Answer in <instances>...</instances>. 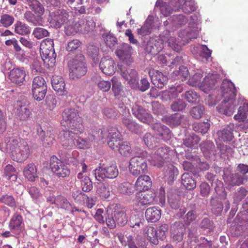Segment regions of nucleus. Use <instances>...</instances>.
Listing matches in <instances>:
<instances>
[{
	"label": "nucleus",
	"instance_id": "6",
	"mask_svg": "<svg viewBox=\"0 0 248 248\" xmlns=\"http://www.w3.org/2000/svg\"><path fill=\"white\" fill-rule=\"evenodd\" d=\"M169 148L166 146H162L158 148L155 151L154 156H148L146 152L140 153L141 160H146L147 159L152 165L161 167L163 166L165 159L168 156Z\"/></svg>",
	"mask_w": 248,
	"mask_h": 248
},
{
	"label": "nucleus",
	"instance_id": "33",
	"mask_svg": "<svg viewBox=\"0 0 248 248\" xmlns=\"http://www.w3.org/2000/svg\"><path fill=\"white\" fill-rule=\"evenodd\" d=\"M183 91V87L180 85L172 86L163 93V96L166 99H173L178 97L179 93Z\"/></svg>",
	"mask_w": 248,
	"mask_h": 248
},
{
	"label": "nucleus",
	"instance_id": "44",
	"mask_svg": "<svg viewBox=\"0 0 248 248\" xmlns=\"http://www.w3.org/2000/svg\"><path fill=\"white\" fill-rule=\"evenodd\" d=\"M102 36L106 46L110 49H114L118 42L117 38L110 32L104 33Z\"/></svg>",
	"mask_w": 248,
	"mask_h": 248
},
{
	"label": "nucleus",
	"instance_id": "7",
	"mask_svg": "<svg viewBox=\"0 0 248 248\" xmlns=\"http://www.w3.org/2000/svg\"><path fill=\"white\" fill-rule=\"evenodd\" d=\"M69 16V13L66 10L57 9L49 13L48 21L52 27L60 28L68 22Z\"/></svg>",
	"mask_w": 248,
	"mask_h": 248
},
{
	"label": "nucleus",
	"instance_id": "63",
	"mask_svg": "<svg viewBox=\"0 0 248 248\" xmlns=\"http://www.w3.org/2000/svg\"><path fill=\"white\" fill-rule=\"evenodd\" d=\"M139 233H137V236H132L129 235L127 237V243L128 248H139L140 246V240L138 239Z\"/></svg>",
	"mask_w": 248,
	"mask_h": 248
},
{
	"label": "nucleus",
	"instance_id": "40",
	"mask_svg": "<svg viewBox=\"0 0 248 248\" xmlns=\"http://www.w3.org/2000/svg\"><path fill=\"white\" fill-rule=\"evenodd\" d=\"M210 204L213 213L216 216L220 215L224 207L222 202L217 198H212Z\"/></svg>",
	"mask_w": 248,
	"mask_h": 248
},
{
	"label": "nucleus",
	"instance_id": "41",
	"mask_svg": "<svg viewBox=\"0 0 248 248\" xmlns=\"http://www.w3.org/2000/svg\"><path fill=\"white\" fill-rule=\"evenodd\" d=\"M140 156L132 157L130 160L129 170L131 173L135 176L140 174Z\"/></svg>",
	"mask_w": 248,
	"mask_h": 248
},
{
	"label": "nucleus",
	"instance_id": "16",
	"mask_svg": "<svg viewBox=\"0 0 248 248\" xmlns=\"http://www.w3.org/2000/svg\"><path fill=\"white\" fill-rule=\"evenodd\" d=\"M170 232L172 241L174 242H181L186 232L184 224L181 221H176L170 227Z\"/></svg>",
	"mask_w": 248,
	"mask_h": 248
},
{
	"label": "nucleus",
	"instance_id": "46",
	"mask_svg": "<svg viewBox=\"0 0 248 248\" xmlns=\"http://www.w3.org/2000/svg\"><path fill=\"white\" fill-rule=\"evenodd\" d=\"M84 130L83 125H70V127L66 131H64L63 138L68 136L69 137L70 133L78 134L81 133Z\"/></svg>",
	"mask_w": 248,
	"mask_h": 248
},
{
	"label": "nucleus",
	"instance_id": "10",
	"mask_svg": "<svg viewBox=\"0 0 248 248\" xmlns=\"http://www.w3.org/2000/svg\"><path fill=\"white\" fill-rule=\"evenodd\" d=\"M49 164L51 171L59 178H64L70 174V169L67 165L56 156L51 157Z\"/></svg>",
	"mask_w": 248,
	"mask_h": 248
},
{
	"label": "nucleus",
	"instance_id": "64",
	"mask_svg": "<svg viewBox=\"0 0 248 248\" xmlns=\"http://www.w3.org/2000/svg\"><path fill=\"white\" fill-rule=\"evenodd\" d=\"M200 227L204 230H208L209 232L213 231L214 228L213 222L208 218H204L202 220Z\"/></svg>",
	"mask_w": 248,
	"mask_h": 248
},
{
	"label": "nucleus",
	"instance_id": "12",
	"mask_svg": "<svg viewBox=\"0 0 248 248\" xmlns=\"http://www.w3.org/2000/svg\"><path fill=\"white\" fill-rule=\"evenodd\" d=\"M118 69L120 71L122 77L130 85L131 88H135L138 86V73L136 70L133 69H127L125 66L118 65Z\"/></svg>",
	"mask_w": 248,
	"mask_h": 248
},
{
	"label": "nucleus",
	"instance_id": "37",
	"mask_svg": "<svg viewBox=\"0 0 248 248\" xmlns=\"http://www.w3.org/2000/svg\"><path fill=\"white\" fill-rule=\"evenodd\" d=\"M144 236L151 243L154 245H157L158 241L157 240L156 230L153 227H147L143 231Z\"/></svg>",
	"mask_w": 248,
	"mask_h": 248
},
{
	"label": "nucleus",
	"instance_id": "17",
	"mask_svg": "<svg viewBox=\"0 0 248 248\" xmlns=\"http://www.w3.org/2000/svg\"><path fill=\"white\" fill-rule=\"evenodd\" d=\"M140 169L142 172H140V192L142 191L148 190L152 186V183L150 177L149 176V172L147 169V163L146 160L140 162Z\"/></svg>",
	"mask_w": 248,
	"mask_h": 248
},
{
	"label": "nucleus",
	"instance_id": "47",
	"mask_svg": "<svg viewBox=\"0 0 248 248\" xmlns=\"http://www.w3.org/2000/svg\"><path fill=\"white\" fill-rule=\"evenodd\" d=\"M218 137L223 141L231 140L233 138L232 130L231 128H224L222 130H219L217 132Z\"/></svg>",
	"mask_w": 248,
	"mask_h": 248
},
{
	"label": "nucleus",
	"instance_id": "21",
	"mask_svg": "<svg viewBox=\"0 0 248 248\" xmlns=\"http://www.w3.org/2000/svg\"><path fill=\"white\" fill-rule=\"evenodd\" d=\"M14 112L20 120H25L30 116V111L25 101H17L14 105Z\"/></svg>",
	"mask_w": 248,
	"mask_h": 248
},
{
	"label": "nucleus",
	"instance_id": "8",
	"mask_svg": "<svg viewBox=\"0 0 248 248\" xmlns=\"http://www.w3.org/2000/svg\"><path fill=\"white\" fill-rule=\"evenodd\" d=\"M40 49L41 56L44 61L47 60L51 63L55 62L56 53L52 39L46 38L43 40L40 44Z\"/></svg>",
	"mask_w": 248,
	"mask_h": 248
},
{
	"label": "nucleus",
	"instance_id": "51",
	"mask_svg": "<svg viewBox=\"0 0 248 248\" xmlns=\"http://www.w3.org/2000/svg\"><path fill=\"white\" fill-rule=\"evenodd\" d=\"M186 104L182 99H177L170 105V108L173 111H182L186 108Z\"/></svg>",
	"mask_w": 248,
	"mask_h": 248
},
{
	"label": "nucleus",
	"instance_id": "43",
	"mask_svg": "<svg viewBox=\"0 0 248 248\" xmlns=\"http://www.w3.org/2000/svg\"><path fill=\"white\" fill-rule=\"evenodd\" d=\"M189 72L187 67L182 66L179 68V70L174 71L171 75L172 78L174 79L185 80L187 77Z\"/></svg>",
	"mask_w": 248,
	"mask_h": 248
},
{
	"label": "nucleus",
	"instance_id": "3",
	"mask_svg": "<svg viewBox=\"0 0 248 248\" xmlns=\"http://www.w3.org/2000/svg\"><path fill=\"white\" fill-rule=\"evenodd\" d=\"M248 165L237 164L234 173L227 175L224 173L223 179L228 185L234 186L245 184L248 181Z\"/></svg>",
	"mask_w": 248,
	"mask_h": 248
},
{
	"label": "nucleus",
	"instance_id": "1",
	"mask_svg": "<svg viewBox=\"0 0 248 248\" xmlns=\"http://www.w3.org/2000/svg\"><path fill=\"white\" fill-rule=\"evenodd\" d=\"M5 147L11 151V156L13 160L17 162L25 161L30 154L29 146L24 141L18 142L14 138L7 137L4 140Z\"/></svg>",
	"mask_w": 248,
	"mask_h": 248
},
{
	"label": "nucleus",
	"instance_id": "54",
	"mask_svg": "<svg viewBox=\"0 0 248 248\" xmlns=\"http://www.w3.org/2000/svg\"><path fill=\"white\" fill-rule=\"evenodd\" d=\"M217 147L220 151V155L221 157L225 158L232 155V149L229 146L223 144H218Z\"/></svg>",
	"mask_w": 248,
	"mask_h": 248
},
{
	"label": "nucleus",
	"instance_id": "32",
	"mask_svg": "<svg viewBox=\"0 0 248 248\" xmlns=\"http://www.w3.org/2000/svg\"><path fill=\"white\" fill-rule=\"evenodd\" d=\"M248 194V190L243 186L239 187L232 194L233 203L238 204Z\"/></svg>",
	"mask_w": 248,
	"mask_h": 248
},
{
	"label": "nucleus",
	"instance_id": "14",
	"mask_svg": "<svg viewBox=\"0 0 248 248\" xmlns=\"http://www.w3.org/2000/svg\"><path fill=\"white\" fill-rule=\"evenodd\" d=\"M165 41V36H163V38L160 36L150 38L146 46V51L152 55L157 54L164 48Z\"/></svg>",
	"mask_w": 248,
	"mask_h": 248
},
{
	"label": "nucleus",
	"instance_id": "52",
	"mask_svg": "<svg viewBox=\"0 0 248 248\" xmlns=\"http://www.w3.org/2000/svg\"><path fill=\"white\" fill-rule=\"evenodd\" d=\"M203 77V73L201 70H198L197 72L192 76L190 77L188 81V84L195 86L201 84V80Z\"/></svg>",
	"mask_w": 248,
	"mask_h": 248
},
{
	"label": "nucleus",
	"instance_id": "22",
	"mask_svg": "<svg viewBox=\"0 0 248 248\" xmlns=\"http://www.w3.org/2000/svg\"><path fill=\"white\" fill-rule=\"evenodd\" d=\"M149 74L151 77L152 82L158 88H162L167 82V77L159 71L151 70L149 72Z\"/></svg>",
	"mask_w": 248,
	"mask_h": 248
},
{
	"label": "nucleus",
	"instance_id": "56",
	"mask_svg": "<svg viewBox=\"0 0 248 248\" xmlns=\"http://www.w3.org/2000/svg\"><path fill=\"white\" fill-rule=\"evenodd\" d=\"M0 202L11 207L15 208L16 207L15 199L12 195L8 194L2 195L0 198Z\"/></svg>",
	"mask_w": 248,
	"mask_h": 248
},
{
	"label": "nucleus",
	"instance_id": "34",
	"mask_svg": "<svg viewBox=\"0 0 248 248\" xmlns=\"http://www.w3.org/2000/svg\"><path fill=\"white\" fill-rule=\"evenodd\" d=\"M182 184L188 190H192L196 187V184L190 173H185L181 176Z\"/></svg>",
	"mask_w": 248,
	"mask_h": 248
},
{
	"label": "nucleus",
	"instance_id": "45",
	"mask_svg": "<svg viewBox=\"0 0 248 248\" xmlns=\"http://www.w3.org/2000/svg\"><path fill=\"white\" fill-rule=\"evenodd\" d=\"M184 116L179 113H175L169 116H166L163 118L164 123H170V124H181L183 123L182 120Z\"/></svg>",
	"mask_w": 248,
	"mask_h": 248
},
{
	"label": "nucleus",
	"instance_id": "48",
	"mask_svg": "<svg viewBox=\"0 0 248 248\" xmlns=\"http://www.w3.org/2000/svg\"><path fill=\"white\" fill-rule=\"evenodd\" d=\"M179 1L181 3L184 1L182 9L185 13L188 14L196 10V8L193 1L191 0H179Z\"/></svg>",
	"mask_w": 248,
	"mask_h": 248
},
{
	"label": "nucleus",
	"instance_id": "42",
	"mask_svg": "<svg viewBox=\"0 0 248 248\" xmlns=\"http://www.w3.org/2000/svg\"><path fill=\"white\" fill-rule=\"evenodd\" d=\"M15 32L19 35H27L30 33V28L29 26L21 21H17L14 25Z\"/></svg>",
	"mask_w": 248,
	"mask_h": 248
},
{
	"label": "nucleus",
	"instance_id": "39",
	"mask_svg": "<svg viewBox=\"0 0 248 248\" xmlns=\"http://www.w3.org/2000/svg\"><path fill=\"white\" fill-rule=\"evenodd\" d=\"M154 19L153 16H148L143 26L140 28V35H146L151 32L154 26Z\"/></svg>",
	"mask_w": 248,
	"mask_h": 248
},
{
	"label": "nucleus",
	"instance_id": "27",
	"mask_svg": "<svg viewBox=\"0 0 248 248\" xmlns=\"http://www.w3.org/2000/svg\"><path fill=\"white\" fill-rule=\"evenodd\" d=\"M46 127L45 125L42 126L37 125L36 128L37 133L43 141V145L46 147H49L53 144L54 138L50 136H46L48 134L47 130L46 131Z\"/></svg>",
	"mask_w": 248,
	"mask_h": 248
},
{
	"label": "nucleus",
	"instance_id": "20",
	"mask_svg": "<svg viewBox=\"0 0 248 248\" xmlns=\"http://www.w3.org/2000/svg\"><path fill=\"white\" fill-rule=\"evenodd\" d=\"M100 69L106 75H113L116 70L114 61L109 56L103 57L99 64Z\"/></svg>",
	"mask_w": 248,
	"mask_h": 248
},
{
	"label": "nucleus",
	"instance_id": "50",
	"mask_svg": "<svg viewBox=\"0 0 248 248\" xmlns=\"http://www.w3.org/2000/svg\"><path fill=\"white\" fill-rule=\"evenodd\" d=\"M120 154L124 156H128L131 153V147L129 143L127 141H122L119 145L118 149Z\"/></svg>",
	"mask_w": 248,
	"mask_h": 248
},
{
	"label": "nucleus",
	"instance_id": "61",
	"mask_svg": "<svg viewBox=\"0 0 248 248\" xmlns=\"http://www.w3.org/2000/svg\"><path fill=\"white\" fill-rule=\"evenodd\" d=\"M187 19L182 15H173L172 17V23L175 26H181L185 25L187 22Z\"/></svg>",
	"mask_w": 248,
	"mask_h": 248
},
{
	"label": "nucleus",
	"instance_id": "36",
	"mask_svg": "<svg viewBox=\"0 0 248 248\" xmlns=\"http://www.w3.org/2000/svg\"><path fill=\"white\" fill-rule=\"evenodd\" d=\"M28 4L30 9L33 11L36 15H40L42 17L45 12V8L43 4H42L37 0H29Z\"/></svg>",
	"mask_w": 248,
	"mask_h": 248
},
{
	"label": "nucleus",
	"instance_id": "57",
	"mask_svg": "<svg viewBox=\"0 0 248 248\" xmlns=\"http://www.w3.org/2000/svg\"><path fill=\"white\" fill-rule=\"evenodd\" d=\"M185 99L190 103H196L200 100V96L193 90H189L185 93Z\"/></svg>",
	"mask_w": 248,
	"mask_h": 248
},
{
	"label": "nucleus",
	"instance_id": "15",
	"mask_svg": "<svg viewBox=\"0 0 248 248\" xmlns=\"http://www.w3.org/2000/svg\"><path fill=\"white\" fill-rule=\"evenodd\" d=\"M220 80V75L217 74L209 73L203 79L200 85V88L205 93L214 88L217 83Z\"/></svg>",
	"mask_w": 248,
	"mask_h": 248
},
{
	"label": "nucleus",
	"instance_id": "2",
	"mask_svg": "<svg viewBox=\"0 0 248 248\" xmlns=\"http://www.w3.org/2000/svg\"><path fill=\"white\" fill-rule=\"evenodd\" d=\"M221 90L224 98L222 103L225 108H223L222 112L227 116H231L235 109L234 102L236 95V88L232 82L226 79L222 81Z\"/></svg>",
	"mask_w": 248,
	"mask_h": 248
},
{
	"label": "nucleus",
	"instance_id": "31",
	"mask_svg": "<svg viewBox=\"0 0 248 248\" xmlns=\"http://www.w3.org/2000/svg\"><path fill=\"white\" fill-rule=\"evenodd\" d=\"M23 17L29 23L34 26H40L43 23V17L40 15H35L31 11H27L24 14Z\"/></svg>",
	"mask_w": 248,
	"mask_h": 248
},
{
	"label": "nucleus",
	"instance_id": "26",
	"mask_svg": "<svg viewBox=\"0 0 248 248\" xmlns=\"http://www.w3.org/2000/svg\"><path fill=\"white\" fill-rule=\"evenodd\" d=\"M152 128L156 136H158L165 141L169 140L171 137L170 129L165 125H152Z\"/></svg>",
	"mask_w": 248,
	"mask_h": 248
},
{
	"label": "nucleus",
	"instance_id": "13",
	"mask_svg": "<svg viewBox=\"0 0 248 248\" xmlns=\"http://www.w3.org/2000/svg\"><path fill=\"white\" fill-rule=\"evenodd\" d=\"M132 53V47L125 43L119 46L115 51V54L118 57L128 65L133 62V59L131 57Z\"/></svg>",
	"mask_w": 248,
	"mask_h": 248
},
{
	"label": "nucleus",
	"instance_id": "59",
	"mask_svg": "<svg viewBox=\"0 0 248 248\" xmlns=\"http://www.w3.org/2000/svg\"><path fill=\"white\" fill-rule=\"evenodd\" d=\"M130 226L132 228V231L135 233L139 232L140 228V218L139 214L132 215L130 218Z\"/></svg>",
	"mask_w": 248,
	"mask_h": 248
},
{
	"label": "nucleus",
	"instance_id": "60",
	"mask_svg": "<svg viewBox=\"0 0 248 248\" xmlns=\"http://www.w3.org/2000/svg\"><path fill=\"white\" fill-rule=\"evenodd\" d=\"M204 111V107L202 105H198L192 108L190 111V113L193 118L198 119L202 117Z\"/></svg>",
	"mask_w": 248,
	"mask_h": 248
},
{
	"label": "nucleus",
	"instance_id": "23",
	"mask_svg": "<svg viewBox=\"0 0 248 248\" xmlns=\"http://www.w3.org/2000/svg\"><path fill=\"white\" fill-rule=\"evenodd\" d=\"M53 89L59 95H66L67 92L65 89V83L63 78L59 76H53L51 78Z\"/></svg>",
	"mask_w": 248,
	"mask_h": 248
},
{
	"label": "nucleus",
	"instance_id": "5",
	"mask_svg": "<svg viewBox=\"0 0 248 248\" xmlns=\"http://www.w3.org/2000/svg\"><path fill=\"white\" fill-rule=\"evenodd\" d=\"M69 76L71 78L75 80L84 76L87 72V67L84 56L79 54L70 61Z\"/></svg>",
	"mask_w": 248,
	"mask_h": 248
},
{
	"label": "nucleus",
	"instance_id": "29",
	"mask_svg": "<svg viewBox=\"0 0 248 248\" xmlns=\"http://www.w3.org/2000/svg\"><path fill=\"white\" fill-rule=\"evenodd\" d=\"M139 180L140 176L137 179L134 185L129 182L122 183L119 186L121 193L127 195L132 194L135 190H138Z\"/></svg>",
	"mask_w": 248,
	"mask_h": 248
},
{
	"label": "nucleus",
	"instance_id": "62",
	"mask_svg": "<svg viewBox=\"0 0 248 248\" xmlns=\"http://www.w3.org/2000/svg\"><path fill=\"white\" fill-rule=\"evenodd\" d=\"M168 230L169 227L166 224H163L159 227V229L156 231V235L158 241V239L163 240L166 238Z\"/></svg>",
	"mask_w": 248,
	"mask_h": 248
},
{
	"label": "nucleus",
	"instance_id": "4",
	"mask_svg": "<svg viewBox=\"0 0 248 248\" xmlns=\"http://www.w3.org/2000/svg\"><path fill=\"white\" fill-rule=\"evenodd\" d=\"M106 222L110 229L115 228L116 224L124 226L127 222V217L124 209L116 204L113 209L108 210Z\"/></svg>",
	"mask_w": 248,
	"mask_h": 248
},
{
	"label": "nucleus",
	"instance_id": "9",
	"mask_svg": "<svg viewBox=\"0 0 248 248\" xmlns=\"http://www.w3.org/2000/svg\"><path fill=\"white\" fill-rule=\"evenodd\" d=\"M31 91L33 97L35 100L39 101L44 98L47 91V86L43 77L37 76L33 78Z\"/></svg>",
	"mask_w": 248,
	"mask_h": 248
},
{
	"label": "nucleus",
	"instance_id": "19",
	"mask_svg": "<svg viewBox=\"0 0 248 248\" xmlns=\"http://www.w3.org/2000/svg\"><path fill=\"white\" fill-rule=\"evenodd\" d=\"M62 119L61 124L66 123V124H74L79 123L80 117L78 113V110L75 108H68L65 109L62 114Z\"/></svg>",
	"mask_w": 248,
	"mask_h": 248
},
{
	"label": "nucleus",
	"instance_id": "18",
	"mask_svg": "<svg viewBox=\"0 0 248 248\" xmlns=\"http://www.w3.org/2000/svg\"><path fill=\"white\" fill-rule=\"evenodd\" d=\"M26 73L24 68H15L9 73V77L11 82L20 86L25 82Z\"/></svg>",
	"mask_w": 248,
	"mask_h": 248
},
{
	"label": "nucleus",
	"instance_id": "11",
	"mask_svg": "<svg viewBox=\"0 0 248 248\" xmlns=\"http://www.w3.org/2000/svg\"><path fill=\"white\" fill-rule=\"evenodd\" d=\"M94 171L95 178L99 181H102L105 178H115L119 174L118 170L116 165L113 164L105 167H99Z\"/></svg>",
	"mask_w": 248,
	"mask_h": 248
},
{
	"label": "nucleus",
	"instance_id": "53",
	"mask_svg": "<svg viewBox=\"0 0 248 248\" xmlns=\"http://www.w3.org/2000/svg\"><path fill=\"white\" fill-rule=\"evenodd\" d=\"M15 18L8 14H3L0 16V23L5 28H8L14 22Z\"/></svg>",
	"mask_w": 248,
	"mask_h": 248
},
{
	"label": "nucleus",
	"instance_id": "24",
	"mask_svg": "<svg viewBox=\"0 0 248 248\" xmlns=\"http://www.w3.org/2000/svg\"><path fill=\"white\" fill-rule=\"evenodd\" d=\"M94 24L92 21L81 19L74 25L75 32H80L82 33H87L93 30Z\"/></svg>",
	"mask_w": 248,
	"mask_h": 248
},
{
	"label": "nucleus",
	"instance_id": "38",
	"mask_svg": "<svg viewBox=\"0 0 248 248\" xmlns=\"http://www.w3.org/2000/svg\"><path fill=\"white\" fill-rule=\"evenodd\" d=\"M87 54L93 61V62L96 64L98 63L99 58V49L93 45H89L87 47Z\"/></svg>",
	"mask_w": 248,
	"mask_h": 248
},
{
	"label": "nucleus",
	"instance_id": "35",
	"mask_svg": "<svg viewBox=\"0 0 248 248\" xmlns=\"http://www.w3.org/2000/svg\"><path fill=\"white\" fill-rule=\"evenodd\" d=\"M96 193L102 199H107L110 196V188L108 184L102 182L98 183L96 185Z\"/></svg>",
	"mask_w": 248,
	"mask_h": 248
},
{
	"label": "nucleus",
	"instance_id": "55",
	"mask_svg": "<svg viewBox=\"0 0 248 248\" xmlns=\"http://www.w3.org/2000/svg\"><path fill=\"white\" fill-rule=\"evenodd\" d=\"M200 138L196 135L193 134L188 136L184 141V144L187 147H193L198 145Z\"/></svg>",
	"mask_w": 248,
	"mask_h": 248
},
{
	"label": "nucleus",
	"instance_id": "30",
	"mask_svg": "<svg viewBox=\"0 0 248 248\" xmlns=\"http://www.w3.org/2000/svg\"><path fill=\"white\" fill-rule=\"evenodd\" d=\"M23 174L25 177L30 182H34L38 177L37 168L33 163L29 164L24 168Z\"/></svg>",
	"mask_w": 248,
	"mask_h": 248
},
{
	"label": "nucleus",
	"instance_id": "58",
	"mask_svg": "<svg viewBox=\"0 0 248 248\" xmlns=\"http://www.w3.org/2000/svg\"><path fill=\"white\" fill-rule=\"evenodd\" d=\"M22 221V217L20 215L14 216L9 223L10 228L11 229L20 230Z\"/></svg>",
	"mask_w": 248,
	"mask_h": 248
},
{
	"label": "nucleus",
	"instance_id": "25",
	"mask_svg": "<svg viewBox=\"0 0 248 248\" xmlns=\"http://www.w3.org/2000/svg\"><path fill=\"white\" fill-rule=\"evenodd\" d=\"M163 172L166 181L170 185L172 184L178 174L177 168L171 164L165 166Z\"/></svg>",
	"mask_w": 248,
	"mask_h": 248
},
{
	"label": "nucleus",
	"instance_id": "28",
	"mask_svg": "<svg viewBox=\"0 0 248 248\" xmlns=\"http://www.w3.org/2000/svg\"><path fill=\"white\" fill-rule=\"evenodd\" d=\"M161 211L158 207H151L148 208L145 213V217L148 222H155L161 217Z\"/></svg>",
	"mask_w": 248,
	"mask_h": 248
},
{
	"label": "nucleus",
	"instance_id": "49",
	"mask_svg": "<svg viewBox=\"0 0 248 248\" xmlns=\"http://www.w3.org/2000/svg\"><path fill=\"white\" fill-rule=\"evenodd\" d=\"M122 135L120 136L108 137V144L110 148L114 151L118 149L119 145L123 141L121 140Z\"/></svg>",
	"mask_w": 248,
	"mask_h": 248
}]
</instances>
